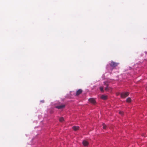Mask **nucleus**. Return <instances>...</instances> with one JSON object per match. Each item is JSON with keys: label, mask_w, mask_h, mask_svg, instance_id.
I'll list each match as a JSON object with an SVG mask.
<instances>
[{"label": "nucleus", "mask_w": 147, "mask_h": 147, "mask_svg": "<svg viewBox=\"0 0 147 147\" xmlns=\"http://www.w3.org/2000/svg\"><path fill=\"white\" fill-rule=\"evenodd\" d=\"M129 94L128 92H122L121 94V97L122 98H125Z\"/></svg>", "instance_id": "nucleus-2"}, {"label": "nucleus", "mask_w": 147, "mask_h": 147, "mask_svg": "<svg viewBox=\"0 0 147 147\" xmlns=\"http://www.w3.org/2000/svg\"><path fill=\"white\" fill-rule=\"evenodd\" d=\"M40 102L42 103H44V100H42L40 101Z\"/></svg>", "instance_id": "nucleus-15"}, {"label": "nucleus", "mask_w": 147, "mask_h": 147, "mask_svg": "<svg viewBox=\"0 0 147 147\" xmlns=\"http://www.w3.org/2000/svg\"><path fill=\"white\" fill-rule=\"evenodd\" d=\"M103 128L104 129H106V125L105 124V123H103L102 124Z\"/></svg>", "instance_id": "nucleus-13"}, {"label": "nucleus", "mask_w": 147, "mask_h": 147, "mask_svg": "<svg viewBox=\"0 0 147 147\" xmlns=\"http://www.w3.org/2000/svg\"><path fill=\"white\" fill-rule=\"evenodd\" d=\"M83 144L84 146H86L88 145V143L87 141L84 140L83 142Z\"/></svg>", "instance_id": "nucleus-8"}, {"label": "nucleus", "mask_w": 147, "mask_h": 147, "mask_svg": "<svg viewBox=\"0 0 147 147\" xmlns=\"http://www.w3.org/2000/svg\"><path fill=\"white\" fill-rule=\"evenodd\" d=\"M131 98L129 97L126 100V101L128 102H131Z\"/></svg>", "instance_id": "nucleus-10"}, {"label": "nucleus", "mask_w": 147, "mask_h": 147, "mask_svg": "<svg viewBox=\"0 0 147 147\" xmlns=\"http://www.w3.org/2000/svg\"><path fill=\"white\" fill-rule=\"evenodd\" d=\"M119 63H116L114 62V61H112L111 63H110V65L111 66L114 67L117 66Z\"/></svg>", "instance_id": "nucleus-1"}, {"label": "nucleus", "mask_w": 147, "mask_h": 147, "mask_svg": "<svg viewBox=\"0 0 147 147\" xmlns=\"http://www.w3.org/2000/svg\"><path fill=\"white\" fill-rule=\"evenodd\" d=\"M104 85L106 86V87L105 88V90L106 91H108L109 90L110 88V87H109V84H108L107 82H104Z\"/></svg>", "instance_id": "nucleus-3"}, {"label": "nucleus", "mask_w": 147, "mask_h": 147, "mask_svg": "<svg viewBox=\"0 0 147 147\" xmlns=\"http://www.w3.org/2000/svg\"><path fill=\"white\" fill-rule=\"evenodd\" d=\"M82 92V90L81 89H79L76 92V95L78 96L81 94Z\"/></svg>", "instance_id": "nucleus-6"}, {"label": "nucleus", "mask_w": 147, "mask_h": 147, "mask_svg": "<svg viewBox=\"0 0 147 147\" xmlns=\"http://www.w3.org/2000/svg\"><path fill=\"white\" fill-rule=\"evenodd\" d=\"M72 128L74 131H76L79 129V127L78 126H74Z\"/></svg>", "instance_id": "nucleus-7"}, {"label": "nucleus", "mask_w": 147, "mask_h": 147, "mask_svg": "<svg viewBox=\"0 0 147 147\" xmlns=\"http://www.w3.org/2000/svg\"><path fill=\"white\" fill-rule=\"evenodd\" d=\"M89 101L91 103L93 104H94L95 103V100L93 98H89Z\"/></svg>", "instance_id": "nucleus-5"}, {"label": "nucleus", "mask_w": 147, "mask_h": 147, "mask_svg": "<svg viewBox=\"0 0 147 147\" xmlns=\"http://www.w3.org/2000/svg\"><path fill=\"white\" fill-rule=\"evenodd\" d=\"M100 91L102 92H103L104 91V90H103V88L102 87H100Z\"/></svg>", "instance_id": "nucleus-12"}, {"label": "nucleus", "mask_w": 147, "mask_h": 147, "mask_svg": "<svg viewBox=\"0 0 147 147\" xmlns=\"http://www.w3.org/2000/svg\"><path fill=\"white\" fill-rule=\"evenodd\" d=\"M59 120L60 122H62L64 120V118L63 117H61L59 118Z\"/></svg>", "instance_id": "nucleus-11"}, {"label": "nucleus", "mask_w": 147, "mask_h": 147, "mask_svg": "<svg viewBox=\"0 0 147 147\" xmlns=\"http://www.w3.org/2000/svg\"><path fill=\"white\" fill-rule=\"evenodd\" d=\"M119 113L121 115H122L123 114V113L122 111H120L119 112Z\"/></svg>", "instance_id": "nucleus-14"}, {"label": "nucleus", "mask_w": 147, "mask_h": 147, "mask_svg": "<svg viewBox=\"0 0 147 147\" xmlns=\"http://www.w3.org/2000/svg\"><path fill=\"white\" fill-rule=\"evenodd\" d=\"M101 98L103 100H105L107 99V96L104 95H102L101 96Z\"/></svg>", "instance_id": "nucleus-9"}, {"label": "nucleus", "mask_w": 147, "mask_h": 147, "mask_svg": "<svg viewBox=\"0 0 147 147\" xmlns=\"http://www.w3.org/2000/svg\"><path fill=\"white\" fill-rule=\"evenodd\" d=\"M65 107V105H61L57 106L55 107V108L59 109H63Z\"/></svg>", "instance_id": "nucleus-4"}]
</instances>
